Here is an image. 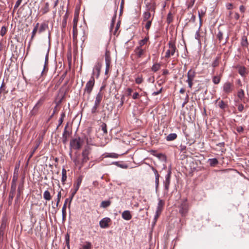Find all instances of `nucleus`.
<instances>
[{
  "instance_id": "nucleus-1",
  "label": "nucleus",
  "mask_w": 249,
  "mask_h": 249,
  "mask_svg": "<svg viewBox=\"0 0 249 249\" xmlns=\"http://www.w3.org/2000/svg\"><path fill=\"white\" fill-rule=\"evenodd\" d=\"M168 49L166 52L165 58H169L171 56H173L176 53H177V55H178V52L175 43L172 41H170L168 43Z\"/></svg>"
},
{
  "instance_id": "nucleus-2",
  "label": "nucleus",
  "mask_w": 249,
  "mask_h": 249,
  "mask_svg": "<svg viewBox=\"0 0 249 249\" xmlns=\"http://www.w3.org/2000/svg\"><path fill=\"white\" fill-rule=\"evenodd\" d=\"M95 84L94 77H90L89 80L87 82L84 89V95L87 94L89 97L92 91Z\"/></svg>"
},
{
  "instance_id": "nucleus-3",
  "label": "nucleus",
  "mask_w": 249,
  "mask_h": 249,
  "mask_svg": "<svg viewBox=\"0 0 249 249\" xmlns=\"http://www.w3.org/2000/svg\"><path fill=\"white\" fill-rule=\"evenodd\" d=\"M83 142V140L78 137L71 141L70 145L73 149L79 150L81 148Z\"/></svg>"
},
{
  "instance_id": "nucleus-4",
  "label": "nucleus",
  "mask_w": 249,
  "mask_h": 249,
  "mask_svg": "<svg viewBox=\"0 0 249 249\" xmlns=\"http://www.w3.org/2000/svg\"><path fill=\"white\" fill-rule=\"evenodd\" d=\"M179 212L182 216H185L188 213L189 210V205L187 199L182 200L181 204L178 207Z\"/></svg>"
},
{
  "instance_id": "nucleus-5",
  "label": "nucleus",
  "mask_w": 249,
  "mask_h": 249,
  "mask_svg": "<svg viewBox=\"0 0 249 249\" xmlns=\"http://www.w3.org/2000/svg\"><path fill=\"white\" fill-rule=\"evenodd\" d=\"M82 177L81 176L79 177L76 180V185L75 184L74 185V190L71 193V196L70 197V205H71V201L72 199H73V196L76 193L77 191L78 190L79 187L81 185V183L82 182Z\"/></svg>"
},
{
  "instance_id": "nucleus-6",
  "label": "nucleus",
  "mask_w": 249,
  "mask_h": 249,
  "mask_svg": "<svg viewBox=\"0 0 249 249\" xmlns=\"http://www.w3.org/2000/svg\"><path fill=\"white\" fill-rule=\"evenodd\" d=\"M102 68V63L100 62H98L94 66L91 77H94L95 76L97 78L100 75V71Z\"/></svg>"
},
{
  "instance_id": "nucleus-7",
  "label": "nucleus",
  "mask_w": 249,
  "mask_h": 249,
  "mask_svg": "<svg viewBox=\"0 0 249 249\" xmlns=\"http://www.w3.org/2000/svg\"><path fill=\"white\" fill-rule=\"evenodd\" d=\"M42 103L43 101L41 99H40L38 101V102L34 107L32 110L30 112V114L31 116H36V115H37L39 110V108L42 105Z\"/></svg>"
},
{
  "instance_id": "nucleus-8",
  "label": "nucleus",
  "mask_w": 249,
  "mask_h": 249,
  "mask_svg": "<svg viewBox=\"0 0 249 249\" xmlns=\"http://www.w3.org/2000/svg\"><path fill=\"white\" fill-rule=\"evenodd\" d=\"M171 170H169L168 171V173H167V175L165 176V180L164 181V188H165V189L167 191H168L169 188V185H170V179H171Z\"/></svg>"
},
{
  "instance_id": "nucleus-9",
  "label": "nucleus",
  "mask_w": 249,
  "mask_h": 249,
  "mask_svg": "<svg viewBox=\"0 0 249 249\" xmlns=\"http://www.w3.org/2000/svg\"><path fill=\"white\" fill-rule=\"evenodd\" d=\"M233 87L231 83L229 82H226L223 85V91L227 93H229L232 91Z\"/></svg>"
},
{
  "instance_id": "nucleus-10",
  "label": "nucleus",
  "mask_w": 249,
  "mask_h": 249,
  "mask_svg": "<svg viewBox=\"0 0 249 249\" xmlns=\"http://www.w3.org/2000/svg\"><path fill=\"white\" fill-rule=\"evenodd\" d=\"M110 221V219L108 217L103 218L99 222V225L102 228H106L108 227V223Z\"/></svg>"
},
{
  "instance_id": "nucleus-11",
  "label": "nucleus",
  "mask_w": 249,
  "mask_h": 249,
  "mask_svg": "<svg viewBox=\"0 0 249 249\" xmlns=\"http://www.w3.org/2000/svg\"><path fill=\"white\" fill-rule=\"evenodd\" d=\"M50 42H49L48 46H46L45 47L46 50V53L45 55V63H44V69H43V71H42V72H43V71H45L47 67V65L48 64L49 53L50 47Z\"/></svg>"
},
{
  "instance_id": "nucleus-12",
  "label": "nucleus",
  "mask_w": 249,
  "mask_h": 249,
  "mask_svg": "<svg viewBox=\"0 0 249 249\" xmlns=\"http://www.w3.org/2000/svg\"><path fill=\"white\" fill-rule=\"evenodd\" d=\"M103 87L101 88V89L100 91L97 93V94L96 96L95 100L94 101V104L99 105H100V103L101 102V101L103 98V93L101 92V90L102 89Z\"/></svg>"
},
{
  "instance_id": "nucleus-13",
  "label": "nucleus",
  "mask_w": 249,
  "mask_h": 249,
  "mask_svg": "<svg viewBox=\"0 0 249 249\" xmlns=\"http://www.w3.org/2000/svg\"><path fill=\"white\" fill-rule=\"evenodd\" d=\"M236 68L238 69L239 73L242 76L245 77L247 74L246 68L244 66H237Z\"/></svg>"
},
{
  "instance_id": "nucleus-14",
  "label": "nucleus",
  "mask_w": 249,
  "mask_h": 249,
  "mask_svg": "<svg viewBox=\"0 0 249 249\" xmlns=\"http://www.w3.org/2000/svg\"><path fill=\"white\" fill-rule=\"evenodd\" d=\"M122 216L125 220H129L132 218V215L128 210L124 211L122 214Z\"/></svg>"
},
{
  "instance_id": "nucleus-15",
  "label": "nucleus",
  "mask_w": 249,
  "mask_h": 249,
  "mask_svg": "<svg viewBox=\"0 0 249 249\" xmlns=\"http://www.w3.org/2000/svg\"><path fill=\"white\" fill-rule=\"evenodd\" d=\"M187 81H193L196 76V72L192 69L190 70L187 73Z\"/></svg>"
},
{
  "instance_id": "nucleus-16",
  "label": "nucleus",
  "mask_w": 249,
  "mask_h": 249,
  "mask_svg": "<svg viewBox=\"0 0 249 249\" xmlns=\"http://www.w3.org/2000/svg\"><path fill=\"white\" fill-rule=\"evenodd\" d=\"M164 205V201L161 199L159 200V202L158 204V206L157 207L156 212L158 213H160L162 211V209L163 208Z\"/></svg>"
},
{
  "instance_id": "nucleus-17",
  "label": "nucleus",
  "mask_w": 249,
  "mask_h": 249,
  "mask_svg": "<svg viewBox=\"0 0 249 249\" xmlns=\"http://www.w3.org/2000/svg\"><path fill=\"white\" fill-rule=\"evenodd\" d=\"M143 21H146V20H151L152 14L150 13V12L149 11H145L143 13Z\"/></svg>"
},
{
  "instance_id": "nucleus-18",
  "label": "nucleus",
  "mask_w": 249,
  "mask_h": 249,
  "mask_svg": "<svg viewBox=\"0 0 249 249\" xmlns=\"http://www.w3.org/2000/svg\"><path fill=\"white\" fill-rule=\"evenodd\" d=\"M135 52L139 58L142 57L144 53V50L142 49L140 47H137L135 50Z\"/></svg>"
},
{
  "instance_id": "nucleus-19",
  "label": "nucleus",
  "mask_w": 249,
  "mask_h": 249,
  "mask_svg": "<svg viewBox=\"0 0 249 249\" xmlns=\"http://www.w3.org/2000/svg\"><path fill=\"white\" fill-rule=\"evenodd\" d=\"M67 171L66 170L63 168L62 170V178L61 181L63 185L65 184V182L67 180Z\"/></svg>"
},
{
  "instance_id": "nucleus-20",
  "label": "nucleus",
  "mask_w": 249,
  "mask_h": 249,
  "mask_svg": "<svg viewBox=\"0 0 249 249\" xmlns=\"http://www.w3.org/2000/svg\"><path fill=\"white\" fill-rule=\"evenodd\" d=\"M39 23H37L36 25L35 26L34 28V29L32 31V36H31V41H32L34 38V37L35 36H36V34L38 30V27H39Z\"/></svg>"
},
{
  "instance_id": "nucleus-21",
  "label": "nucleus",
  "mask_w": 249,
  "mask_h": 249,
  "mask_svg": "<svg viewBox=\"0 0 249 249\" xmlns=\"http://www.w3.org/2000/svg\"><path fill=\"white\" fill-rule=\"evenodd\" d=\"M49 3L46 2L44 6L41 8V11L42 12V14H45L49 11Z\"/></svg>"
},
{
  "instance_id": "nucleus-22",
  "label": "nucleus",
  "mask_w": 249,
  "mask_h": 249,
  "mask_svg": "<svg viewBox=\"0 0 249 249\" xmlns=\"http://www.w3.org/2000/svg\"><path fill=\"white\" fill-rule=\"evenodd\" d=\"M177 138V135L176 133H170L166 138L167 141H174Z\"/></svg>"
},
{
  "instance_id": "nucleus-23",
  "label": "nucleus",
  "mask_w": 249,
  "mask_h": 249,
  "mask_svg": "<svg viewBox=\"0 0 249 249\" xmlns=\"http://www.w3.org/2000/svg\"><path fill=\"white\" fill-rule=\"evenodd\" d=\"M43 198L44 199L47 201H49L51 199L52 196H51L50 193L49 191L46 190L43 194Z\"/></svg>"
},
{
  "instance_id": "nucleus-24",
  "label": "nucleus",
  "mask_w": 249,
  "mask_h": 249,
  "mask_svg": "<svg viewBox=\"0 0 249 249\" xmlns=\"http://www.w3.org/2000/svg\"><path fill=\"white\" fill-rule=\"evenodd\" d=\"M91 148L89 146H86L82 153V155L89 156L91 153Z\"/></svg>"
},
{
  "instance_id": "nucleus-25",
  "label": "nucleus",
  "mask_w": 249,
  "mask_h": 249,
  "mask_svg": "<svg viewBox=\"0 0 249 249\" xmlns=\"http://www.w3.org/2000/svg\"><path fill=\"white\" fill-rule=\"evenodd\" d=\"M208 162L211 166H214L218 163V161L216 158H213L209 159Z\"/></svg>"
},
{
  "instance_id": "nucleus-26",
  "label": "nucleus",
  "mask_w": 249,
  "mask_h": 249,
  "mask_svg": "<svg viewBox=\"0 0 249 249\" xmlns=\"http://www.w3.org/2000/svg\"><path fill=\"white\" fill-rule=\"evenodd\" d=\"M48 28V24L46 23H42L40 26L38 32L39 33L44 32Z\"/></svg>"
},
{
  "instance_id": "nucleus-27",
  "label": "nucleus",
  "mask_w": 249,
  "mask_h": 249,
  "mask_svg": "<svg viewBox=\"0 0 249 249\" xmlns=\"http://www.w3.org/2000/svg\"><path fill=\"white\" fill-rule=\"evenodd\" d=\"M105 62L106 64H110L111 58L108 51H106L105 53Z\"/></svg>"
},
{
  "instance_id": "nucleus-28",
  "label": "nucleus",
  "mask_w": 249,
  "mask_h": 249,
  "mask_svg": "<svg viewBox=\"0 0 249 249\" xmlns=\"http://www.w3.org/2000/svg\"><path fill=\"white\" fill-rule=\"evenodd\" d=\"M16 190V183L14 181L11 183V190L10 191V194H13L15 195Z\"/></svg>"
},
{
  "instance_id": "nucleus-29",
  "label": "nucleus",
  "mask_w": 249,
  "mask_h": 249,
  "mask_svg": "<svg viewBox=\"0 0 249 249\" xmlns=\"http://www.w3.org/2000/svg\"><path fill=\"white\" fill-rule=\"evenodd\" d=\"M82 163L81 166H80L79 168H81L82 166L84 163L87 162L89 159V156L82 155Z\"/></svg>"
},
{
  "instance_id": "nucleus-30",
  "label": "nucleus",
  "mask_w": 249,
  "mask_h": 249,
  "mask_svg": "<svg viewBox=\"0 0 249 249\" xmlns=\"http://www.w3.org/2000/svg\"><path fill=\"white\" fill-rule=\"evenodd\" d=\"M160 68V65L159 63L154 64L151 68L152 71L154 72H156L158 71Z\"/></svg>"
},
{
  "instance_id": "nucleus-31",
  "label": "nucleus",
  "mask_w": 249,
  "mask_h": 249,
  "mask_svg": "<svg viewBox=\"0 0 249 249\" xmlns=\"http://www.w3.org/2000/svg\"><path fill=\"white\" fill-rule=\"evenodd\" d=\"M220 80H221V77L220 76H214L212 79L213 82L214 84H219L220 81Z\"/></svg>"
},
{
  "instance_id": "nucleus-32",
  "label": "nucleus",
  "mask_w": 249,
  "mask_h": 249,
  "mask_svg": "<svg viewBox=\"0 0 249 249\" xmlns=\"http://www.w3.org/2000/svg\"><path fill=\"white\" fill-rule=\"evenodd\" d=\"M110 203H111V202L109 200L103 201L102 202L100 207H103V208H107L110 205Z\"/></svg>"
},
{
  "instance_id": "nucleus-33",
  "label": "nucleus",
  "mask_w": 249,
  "mask_h": 249,
  "mask_svg": "<svg viewBox=\"0 0 249 249\" xmlns=\"http://www.w3.org/2000/svg\"><path fill=\"white\" fill-rule=\"evenodd\" d=\"M73 39L74 41H77V29L73 28Z\"/></svg>"
},
{
  "instance_id": "nucleus-34",
  "label": "nucleus",
  "mask_w": 249,
  "mask_h": 249,
  "mask_svg": "<svg viewBox=\"0 0 249 249\" xmlns=\"http://www.w3.org/2000/svg\"><path fill=\"white\" fill-rule=\"evenodd\" d=\"M91 244L89 242H86L85 244L82 246V249H91Z\"/></svg>"
},
{
  "instance_id": "nucleus-35",
  "label": "nucleus",
  "mask_w": 249,
  "mask_h": 249,
  "mask_svg": "<svg viewBox=\"0 0 249 249\" xmlns=\"http://www.w3.org/2000/svg\"><path fill=\"white\" fill-rule=\"evenodd\" d=\"M66 246L68 249H70V235L67 233L65 236Z\"/></svg>"
},
{
  "instance_id": "nucleus-36",
  "label": "nucleus",
  "mask_w": 249,
  "mask_h": 249,
  "mask_svg": "<svg viewBox=\"0 0 249 249\" xmlns=\"http://www.w3.org/2000/svg\"><path fill=\"white\" fill-rule=\"evenodd\" d=\"M173 20V16L171 12L169 13L167 15L166 21L168 24H170Z\"/></svg>"
},
{
  "instance_id": "nucleus-37",
  "label": "nucleus",
  "mask_w": 249,
  "mask_h": 249,
  "mask_svg": "<svg viewBox=\"0 0 249 249\" xmlns=\"http://www.w3.org/2000/svg\"><path fill=\"white\" fill-rule=\"evenodd\" d=\"M156 6L154 4L149 5L147 7V11L155 13Z\"/></svg>"
},
{
  "instance_id": "nucleus-38",
  "label": "nucleus",
  "mask_w": 249,
  "mask_h": 249,
  "mask_svg": "<svg viewBox=\"0 0 249 249\" xmlns=\"http://www.w3.org/2000/svg\"><path fill=\"white\" fill-rule=\"evenodd\" d=\"M62 220L65 221L66 218V209H65V206L62 207Z\"/></svg>"
},
{
  "instance_id": "nucleus-39",
  "label": "nucleus",
  "mask_w": 249,
  "mask_h": 249,
  "mask_svg": "<svg viewBox=\"0 0 249 249\" xmlns=\"http://www.w3.org/2000/svg\"><path fill=\"white\" fill-rule=\"evenodd\" d=\"M237 95L238 98H240V99L242 100V99H243L245 96L244 90L243 89H240V90H239V91L238 92Z\"/></svg>"
},
{
  "instance_id": "nucleus-40",
  "label": "nucleus",
  "mask_w": 249,
  "mask_h": 249,
  "mask_svg": "<svg viewBox=\"0 0 249 249\" xmlns=\"http://www.w3.org/2000/svg\"><path fill=\"white\" fill-rule=\"evenodd\" d=\"M143 80L142 78V76H139L135 78V82L137 84H140L143 82Z\"/></svg>"
},
{
  "instance_id": "nucleus-41",
  "label": "nucleus",
  "mask_w": 249,
  "mask_h": 249,
  "mask_svg": "<svg viewBox=\"0 0 249 249\" xmlns=\"http://www.w3.org/2000/svg\"><path fill=\"white\" fill-rule=\"evenodd\" d=\"M219 58L218 57H216L215 58V59L212 62V66L213 67V68H215V67H216L218 66L219 65Z\"/></svg>"
},
{
  "instance_id": "nucleus-42",
  "label": "nucleus",
  "mask_w": 249,
  "mask_h": 249,
  "mask_svg": "<svg viewBox=\"0 0 249 249\" xmlns=\"http://www.w3.org/2000/svg\"><path fill=\"white\" fill-rule=\"evenodd\" d=\"M99 107V105L94 104V106L91 109V112L92 114H94L97 112V108Z\"/></svg>"
},
{
  "instance_id": "nucleus-43",
  "label": "nucleus",
  "mask_w": 249,
  "mask_h": 249,
  "mask_svg": "<svg viewBox=\"0 0 249 249\" xmlns=\"http://www.w3.org/2000/svg\"><path fill=\"white\" fill-rule=\"evenodd\" d=\"M218 107L222 109H225V108L226 107L227 105L225 104V103L223 101H220L218 102Z\"/></svg>"
},
{
  "instance_id": "nucleus-44",
  "label": "nucleus",
  "mask_w": 249,
  "mask_h": 249,
  "mask_svg": "<svg viewBox=\"0 0 249 249\" xmlns=\"http://www.w3.org/2000/svg\"><path fill=\"white\" fill-rule=\"evenodd\" d=\"M152 20V18H151V20H146V23L145 25V27L146 29V30H148L150 29L151 25Z\"/></svg>"
},
{
  "instance_id": "nucleus-45",
  "label": "nucleus",
  "mask_w": 249,
  "mask_h": 249,
  "mask_svg": "<svg viewBox=\"0 0 249 249\" xmlns=\"http://www.w3.org/2000/svg\"><path fill=\"white\" fill-rule=\"evenodd\" d=\"M61 197V191H59L57 196V200H56V207H57L58 206L59 203L60 201V199Z\"/></svg>"
},
{
  "instance_id": "nucleus-46",
  "label": "nucleus",
  "mask_w": 249,
  "mask_h": 249,
  "mask_svg": "<svg viewBox=\"0 0 249 249\" xmlns=\"http://www.w3.org/2000/svg\"><path fill=\"white\" fill-rule=\"evenodd\" d=\"M148 41V38L145 37L144 39L140 41L139 44L141 48L142 46L144 45Z\"/></svg>"
},
{
  "instance_id": "nucleus-47",
  "label": "nucleus",
  "mask_w": 249,
  "mask_h": 249,
  "mask_svg": "<svg viewBox=\"0 0 249 249\" xmlns=\"http://www.w3.org/2000/svg\"><path fill=\"white\" fill-rule=\"evenodd\" d=\"M106 157L116 159L118 157V155L117 154H116L114 153H112L108 154V155H107Z\"/></svg>"
},
{
  "instance_id": "nucleus-48",
  "label": "nucleus",
  "mask_w": 249,
  "mask_h": 249,
  "mask_svg": "<svg viewBox=\"0 0 249 249\" xmlns=\"http://www.w3.org/2000/svg\"><path fill=\"white\" fill-rule=\"evenodd\" d=\"M22 1V0H18L16 1V4H15V5L14 6V7L13 12H14L15 10L17 8H18V7L20 5V4H21Z\"/></svg>"
},
{
  "instance_id": "nucleus-49",
  "label": "nucleus",
  "mask_w": 249,
  "mask_h": 249,
  "mask_svg": "<svg viewBox=\"0 0 249 249\" xmlns=\"http://www.w3.org/2000/svg\"><path fill=\"white\" fill-rule=\"evenodd\" d=\"M217 38L218 39L219 41H221V40L223 39V33L219 31L217 35Z\"/></svg>"
},
{
  "instance_id": "nucleus-50",
  "label": "nucleus",
  "mask_w": 249,
  "mask_h": 249,
  "mask_svg": "<svg viewBox=\"0 0 249 249\" xmlns=\"http://www.w3.org/2000/svg\"><path fill=\"white\" fill-rule=\"evenodd\" d=\"M102 130L104 133H107V124L105 123H103L101 125Z\"/></svg>"
},
{
  "instance_id": "nucleus-51",
  "label": "nucleus",
  "mask_w": 249,
  "mask_h": 249,
  "mask_svg": "<svg viewBox=\"0 0 249 249\" xmlns=\"http://www.w3.org/2000/svg\"><path fill=\"white\" fill-rule=\"evenodd\" d=\"M37 147H38V145H36V147H35L34 148L33 151L31 152V153H30V155L29 156L28 160H29L32 157V156H33L34 153L35 152V151L37 149Z\"/></svg>"
},
{
  "instance_id": "nucleus-52",
  "label": "nucleus",
  "mask_w": 249,
  "mask_h": 249,
  "mask_svg": "<svg viewBox=\"0 0 249 249\" xmlns=\"http://www.w3.org/2000/svg\"><path fill=\"white\" fill-rule=\"evenodd\" d=\"M14 196H15L14 195L9 194V198H8L9 205H11L12 204Z\"/></svg>"
},
{
  "instance_id": "nucleus-53",
  "label": "nucleus",
  "mask_w": 249,
  "mask_h": 249,
  "mask_svg": "<svg viewBox=\"0 0 249 249\" xmlns=\"http://www.w3.org/2000/svg\"><path fill=\"white\" fill-rule=\"evenodd\" d=\"M6 32V29L4 26L1 27L0 30V35L1 36H3Z\"/></svg>"
},
{
  "instance_id": "nucleus-54",
  "label": "nucleus",
  "mask_w": 249,
  "mask_h": 249,
  "mask_svg": "<svg viewBox=\"0 0 249 249\" xmlns=\"http://www.w3.org/2000/svg\"><path fill=\"white\" fill-rule=\"evenodd\" d=\"M140 97V95L139 94V93L137 92H135V93H134V94L132 95V98L134 100H136V99H137L138 98H139V97Z\"/></svg>"
},
{
  "instance_id": "nucleus-55",
  "label": "nucleus",
  "mask_w": 249,
  "mask_h": 249,
  "mask_svg": "<svg viewBox=\"0 0 249 249\" xmlns=\"http://www.w3.org/2000/svg\"><path fill=\"white\" fill-rule=\"evenodd\" d=\"M150 168H151L152 170L154 172L155 177H160V175L157 171V170L154 168L153 166H150Z\"/></svg>"
},
{
  "instance_id": "nucleus-56",
  "label": "nucleus",
  "mask_w": 249,
  "mask_h": 249,
  "mask_svg": "<svg viewBox=\"0 0 249 249\" xmlns=\"http://www.w3.org/2000/svg\"><path fill=\"white\" fill-rule=\"evenodd\" d=\"M67 24V17L65 16L64 19L62 21V26L63 28H65Z\"/></svg>"
},
{
  "instance_id": "nucleus-57",
  "label": "nucleus",
  "mask_w": 249,
  "mask_h": 249,
  "mask_svg": "<svg viewBox=\"0 0 249 249\" xmlns=\"http://www.w3.org/2000/svg\"><path fill=\"white\" fill-rule=\"evenodd\" d=\"M159 178L160 177H155V184H156V189L157 190L159 184Z\"/></svg>"
},
{
  "instance_id": "nucleus-58",
  "label": "nucleus",
  "mask_w": 249,
  "mask_h": 249,
  "mask_svg": "<svg viewBox=\"0 0 249 249\" xmlns=\"http://www.w3.org/2000/svg\"><path fill=\"white\" fill-rule=\"evenodd\" d=\"M195 38L198 40H200L199 28L196 33Z\"/></svg>"
},
{
  "instance_id": "nucleus-59",
  "label": "nucleus",
  "mask_w": 249,
  "mask_h": 249,
  "mask_svg": "<svg viewBox=\"0 0 249 249\" xmlns=\"http://www.w3.org/2000/svg\"><path fill=\"white\" fill-rule=\"evenodd\" d=\"M115 18H116V15L112 18V21H111V24H110V30H111L113 29V27H114V22H115Z\"/></svg>"
},
{
  "instance_id": "nucleus-60",
  "label": "nucleus",
  "mask_w": 249,
  "mask_h": 249,
  "mask_svg": "<svg viewBox=\"0 0 249 249\" xmlns=\"http://www.w3.org/2000/svg\"><path fill=\"white\" fill-rule=\"evenodd\" d=\"M162 90V88H161L158 91H155V92H153L152 95H153V96L157 95L159 94L161 92Z\"/></svg>"
},
{
  "instance_id": "nucleus-61",
  "label": "nucleus",
  "mask_w": 249,
  "mask_h": 249,
  "mask_svg": "<svg viewBox=\"0 0 249 249\" xmlns=\"http://www.w3.org/2000/svg\"><path fill=\"white\" fill-rule=\"evenodd\" d=\"M110 64H106V70H105V74H107L108 73Z\"/></svg>"
},
{
  "instance_id": "nucleus-62",
  "label": "nucleus",
  "mask_w": 249,
  "mask_h": 249,
  "mask_svg": "<svg viewBox=\"0 0 249 249\" xmlns=\"http://www.w3.org/2000/svg\"><path fill=\"white\" fill-rule=\"evenodd\" d=\"M73 22V28L75 27V28H77V19L76 17L74 18Z\"/></svg>"
},
{
  "instance_id": "nucleus-63",
  "label": "nucleus",
  "mask_w": 249,
  "mask_h": 249,
  "mask_svg": "<svg viewBox=\"0 0 249 249\" xmlns=\"http://www.w3.org/2000/svg\"><path fill=\"white\" fill-rule=\"evenodd\" d=\"M133 91V89L131 88H127L126 89V92H127V96H130L132 92Z\"/></svg>"
},
{
  "instance_id": "nucleus-64",
  "label": "nucleus",
  "mask_w": 249,
  "mask_h": 249,
  "mask_svg": "<svg viewBox=\"0 0 249 249\" xmlns=\"http://www.w3.org/2000/svg\"><path fill=\"white\" fill-rule=\"evenodd\" d=\"M236 130L237 132H238L239 133H241L244 130V128L242 126H238L237 128H236Z\"/></svg>"
}]
</instances>
